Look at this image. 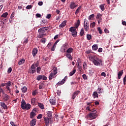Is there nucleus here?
Instances as JSON below:
<instances>
[{"mask_svg": "<svg viewBox=\"0 0 126 126\" xmlns=\"http://www.w3.org/2000/svg\"><path fill=\"white\" fill-rule=\"evenodd\" d=\"M89 60L94 63V65L96 66L102 65V63H103V60L96 55L90 54Z\"/></svg>", "mask_w": 126, "mask_h": 126, "instance_id": "obj_1", "label": "nucleus"}, {"mask_svg": "<svg viewBox=\"0 0 126 126\" xmlns=\"http://www.w3.org/2000/svg\"><path fill=\"white\" fill-rule=\"evenodd\" d=\"M21 103V108L22 110H26L27 111H28V110H30V109H31V104L26 103V101H25L24 99H22Z\"/></svg>", "mask_w": 126, "mask_h": 126, "instance_id": "obj_2", "label": "nucleus"}, {"mask_svg": "<svg viewBox=\"0 0 126 126\" xmlns=\"http://www.w3.org/2000/svg\"><path fill=\"white\" fill-rule=\"evenodd\" d=\"M88 117H89L92 120H95L98 115H97V111L96 110H94L92 111L88 115Z\"/></svg>", "mask_w": 126, "mask_h": 126, "instance_id": "obj_3", "label": "nucleus"}, {"mask_svg": "<svg viewBox=\"0 0 126 126\" xmlns=\"http://www.w3.org/2000/svg\"><path fill=\"white\" fill-rule=\"evenodd\" d=\"M69 31L71 32V35L72 37H77V30L75 28L73 27H71L69 29Z\"/></svg>", "mask_w": 126, "mask_h": 126, "instance_id": "obj_4", "label": "nucleus"}, {"mask_svg": "<svg viewBox=\"0 0 126 126\" xmlns=\"http://www.w3.org/2000/svg\"><path fill=\"white\" fill-rule=\"evenodd\" d=\"M84 28L86 32H88V30H89V22L86 19L84 20Z\"/></svg>", "mask_w": 126, "mask_h": 126, "instance_id": "obj_5", "label": "nucleus"}, {"mask_svg": "<svg viewBox=\"0 0 126 126\" xmlns=\"http://www.w3.org/2000/svg\"><path fill=\"white\" fill-rule=\"evenodd\" d=\"M38 112V108L34 107L30 113V118L33 119L34 117H35L36 114Z\"/></svg>", "mask_w": 126, "mask_h": 126, "instance_id": "obj_6", "label": "nucleus"}, {"mask_svg": "<svg viewBox=\"0 0 126 126\" xmlns=\"http://www.w3.org/2000/svg\"><path fill=\"white\" fill-rule=\"evenodd\" d=\"M44 121L46 126H50V125H52V124H53V119H52V118H44Z\"/></svg>", "mask_w": 126, "mask_h": 126, "instance_id": "obj_7", "label": "nucleus"}, {"mask_svg": "<svg viewBox=\"0 0 126 126\" xmlns=\"http://www.w3.org/2000/svg\"><path fill=\"white\" fill-rule=\"evenodd\" d=\"M28 71L29 73H31V74H33L36 72V67L34 66V64L32 65Z\"/></svg>", "mask_w": 126, "mask_h": 126, "instance_id": "obj_8", "label": "nucleus"}, {"mask_svg": "<svg viewBox=\"0 0 126 126\" xmlns=\"http://www.w3.org/2000/svg\"><path fill=\"white\" fill-rule=\"evenodd\" d=\"M67 79V76H65L64 78L61 81H59L58 83H57L56 85H57V86H61V85H63V84H64Z\"/></svg>", "mask_w": 126, "mask_h": 126, "instance_id": "obj_9", "label": "nucleus"}, {"mask_svg": "<svg viewBox=\"0 0 126 126\" xmlns=\"http://www.w3.org/2000/svg\"><path fill=\"white\" fill-rule=\"evenodd\" d=\"M68 45V44H67V43H65L64 44H63V45L61 47L62 51L63 53H65V51H66V50H67Z\"/></svg>", "mask_w": 126, "mask_h": 126, "instance_id": "obj_10", "label": "nucleus"}, {"mask_svg": "<svg viewBox=\"0 0 126 126\" xmlns=\"http://www.w3.org/2000/svg\"><path fill=\"white\" fill-rule=\"evenodd\" d=\"M47 30H48V29H47V27H45L40 28L38 30V33L44 34V33L46 32V31H47Z\"/></svg>", "mask_w": 126, "mask_h": 126, "instance_id": "obj_11", "label": "nucleus"}, {"mask_svg": "<svg viewBox=\"0 0 126 126\" xmlns=\"http://www.w3.org/2000/svg\"><path fill=\"white\" fill-rule=\"evenodd\" d=\"M79 93H80V91H75L71 95V99H72V100H74V99H75L77 95H78Z\"/></svg>", "mask_w": 126, "mask_h": 126, "instance_id": "obj_12", "label": "nucleus"}, {"mask_svg": "<svg viewBox=\"0 0 126 126\" xmlns=\"http://www.w3.org/2000/svg\"><path fill=\"white\" fill-rule=\"evenodd\" d=\"M37 54H38V49L37 48H34L32 51V57H33V58H35Z\"/></svg>", "mask_w": 126, "mask_h": 126, "instance_id": "obj_13", "label": "nucleus"}, {"mask_svg": "<svg viewBox=\"0 0 126 126\" xmlns=\"http://www.w3.org/2000/svg\"><path fill=\"white\" fill-rule=\"evenodd\" d=\"M77 7V4H75V2H74V1L71 2L70 4V8L71 9H74V8Z\"/></svg>", "mask_w": 126, "mask_h": 126, "instance_id": "obj_14", "label": "nucleus"}, {"mask_svg": "<svg viewBox=\"0 0 126 126\" xmlns=\"http://www.w3.org/2000/svg\"><path fill=\"white\" fill-rule=\"evenodd\" d=\"M67 21L66 20H64L62 22V23L59 25V28L61 29V28H63L66 25V23Z\"/></svg>", "mask_w": 126, "mask_h": 126, "instance_id": "obj_15", "label": "nucleus"}, {"mask_svg": "<svg viewBox=\"0 0 126 126\" xmlns=\"http://www.w3.org/2000/svg\"><path fill=\"white\" fill-rule=\"evenodd\" d=\"M0 105L1 107H2L4 110H7V109H8V108L7 107V105H6V104H5V103L4 102H0Z\"/></svg>", "mask_w": 126, "mask_h": 126, "instance_id": "obj_16", "label": "nucleus"}, {"mask_svg": "<svg viewBox=\"0 0 126 126\" xmlns=\"http://www.w3.org/2000/svg\"><path fill=\"white\" fill-rule=\"evenodd\" d=\"M36 122H37V120H36V119H32V120L30 122V126H35Z\"/></svg>", "mask_w": 126, "mask_h": 126, "instance_id": "obj_17", "label": "nucleus"}, {"mask_svg": "<svg viewBox=\"0 0 126 126\" xmlns=\"http://www.w3.org/2000/svg\"><path fill=\"white\" fill-rule=\"evenodd\" d=\"M79 25H80V20H78L77 22L75 24V27H73V28L77 29V28L79 27Z\"/></svg>", "mask_w": 126, "mask_h": 126, "instance_id": "obj_18", "label": "nucleus"}, {"mask_svg": "<svg viewBox=\"0 0 126 126\" xmlns=\"http://www.w3.org/2000/svg\"><path fill=\"white\" fill-rule=\"evenodd\" d=\"M25 63V59H24V58H22L20 61H19L18 64L19 65H21V64H23V63Z\"/></svg>", "mask_w": 126, "mask_h": 126, "instance_id": "obj_19", "label": "nucleus"}, {"mask_svg": "<svg viewBox=\"0 0 126 126\" xmlns=\"http://www.w3.org/2000/svg\"><path fill=\"white\" fill-rule=\"evenodd\" d=\"M66 53H67V54H71V53H73V48L69 47L66 51Z\"/></svg>", "mask_w": 126, "mask_h": 126, "instance_id": "obj_20", "label": "nucleus"}, {"mask_svg": "<svg viewBox=\"0 0 126 126\" xmlns=\"http://www.w3.org/2000/svg\"><path fill=\"white\" fill-rule=\"evenodd\" d=\"M123 73H124V70H121L118 72V79H121V77H122V76L123 75Z\"/></svg>", "mask_w": 126, "mask_h": 126, "instance_id": "obj_21", "label": "nucleus"}, {"mask_svg": "<svg viewBox=\"0 0 126 126\" xmlns=\"http://www.w3.org/2000/svg\"><path fill=\"white\" fill-rule=\"evenodd\" d=\"M37 105L41 110H44V109H45V107H44V104L43 103L38 102Z\"/></svg>", "mask_w": 126, "mask_h": 126, "instance_id": "obj_22", "label": "nucleus"}, {"mask_svg": "<svg viewBox=\"0 0 126 126\" xmlns=\"http://www.w3.org/2000/svg\"><path fill=\"white\" fill-rule=\"evenodd\" d=\"M66 58H68L70 61H72L73 57L71 56V54L70 53H68L66 54Z\"/></svg>", "mask_w": 126, "mask_h": 126, "instance_id": "obj_23", "label": "nucleus"}, {"mask_svg": "<svg viewBox=\"0 0 126 126\" xmlns=\"http://www.w3.org/2000/svg\"><path fill=\"white\" fill-rule=\"evenodd\" d=\"M92 49L93 51H97L98 50V45L94 44L92 46Z\"/></svg>", "mask_w": 126, "mask_h": 126, "instance_id": "obj_24", "label": "nucleus"}, {"mask_svg": "<svg viewBox=\"0 0 126 126\" xmlns=\"http://www.w3.org/2000/svg\"><path fill=\"white\" fill-rule=\"evenodd\" d=\"M96 18L97 20H102V15L100 13H97L96 16Z\"/></svg>", "mask_w": 126, "mask_h": 126, "instance_id": "obj_25", "label": "nucleus"}, {"mask_svg": "<svg viewBox=\"0 0 126 126\" xmlns=\"http://www.w3.org/2000/svg\"><path fill=\"white\" fill-rule=\"evenodd\" d=\"M49 101L51 105H56V100L54 99H50Z\"/></svg>", "mask_w": 126, "mask_h": 126, "instance_id": "obj_26", "label": "nucleus"}, {"mask_svg": "<svg viewBox=\"0 0 126 126\" xmlns=\"http://www.w3.org/2000/svg\"><path fill=\"white\" fill-rule=\"evenodd\" d=\"M91 39H92V35H91V34H87V39L88 40V41H90V40H91Z\"/></svg>", "mask_w": 126, "mask_h": 126, "instance_id": "obj_27", "label": "nucleus"}, {"mask_svg": "<svg viewBox=\"0 0 126 126\" xmlns=\"http://www.w3.org/2000/svg\"><path fill=\"white\" fill-rule=\"evenodd\" d=\"M75 72H76V69H74L72 71H71L69 73V76H72V75H73V74H74V73H75Z\"/></svg>", "mask_w": 126, "mask_h": 126, "instance_id": "obj_28", "label": "nucleus"}, {"mask_svg": "<svg viewBox=\"0 0 126 126\" xmlns=\"http://www.w3.org/2000/svg\"><path fill=\"white\" fill-rule=\"evenodd\" d=\"M99 8L102 10V11H104V10H105V4H102L100 5Z\"/></svg>", "mask_w": 126, "mask_h": 126, "instance_id": "obj_29", "label": "nucleus"}, {"mask_svg": "<svg viewBox=\"0 0 126 126\" xmlns=\"http://www.w3.org/2000/svg\"><path fill=\"white\" fill-rule=\"evenodd\" d=\"M31 103L33 106L35 105V104L36 103V98H32L31 99Z\"/></svg>", "mask_w": 126, "mask_h": 126, "instance_id": "obj_30", "label": "nucleus"}, {"mask_svg": "<svg viewBox=\"0 0 126 126\" xmlns=\"http://www.w3.org/2000/svg\"><path fill=\"white\" fill-rule=\"evenodd\" d=\"M83 68L85 70V69H87V63L86 62H84L83 64Z\"/></svg>", "mask_w": 126, "mask_h": 126, "instance_id": "obj_31", "label": "nucleus"}, {"mask_svg": "<svg viewBox=\"0 0 126 126\" xmlns=\"http://www.w3.org/2000/svg\"><path fill=\"white\" fill-rule=\"evenodd\" d=\"M83 35H84V29L82 28L80 32V36H81V37H82Z\"/></svg>", "mask_w": 126, "mask_h": 126, "instance_id": "obj_32", "label": "nucleus"}, {"mask_svg": "<svg viewBox=\"0 0 126 126\" xmlns=\"http://www.w3.org/2000/svg\"><path fill=\"white\" fill-rule=\"evenodd\" d=\"M8 15V13L7 12H6L5 13H3L1 15V17H4V18H5L7 17Z\"/></svg>", "mask_w": 126, "mask_h": 126, "instance_id": "obj_33", "label": "nucleus"}, {"mask_svg": "<svg viewBox=\"0 0 126 126\" xmlns=\"http://www.w3.org/2000/svg\"><path fill=\"white\" fill-rule=\"evenodd\" d=\"M94 16L95 15H94V14H92V15H90L88 18L89 20H93Z\"/></svg>", "mask_w": 126, "mask_h": 126, "instance_id": "obj_34", "label": "nucleus"}, {"mask_svg": "<svg viewBox=\"0 0 126 126\" xmlns=\"http://www.w3.org/2000/svg\"><path fill=\"white\" fill-rule=\"evenodd\" d=\"M23 93H26V91H27V87H26V86H24L22 89H21Z\"/></svg>", "mask_w": 126, "mask_h": 126, "instance_id": "obj_35", "label": "nucleus"}, {"mask_svg": "<svg viewBox=\"0 0 126 126\" xmlns=\"http://www.w3.org/2000/svg\"><path fill=\"white\" fill-rule=\"evenodd\" d=\"M8 99H9L8 95H7V94H5L3 96V100H4L5 101H7V100H8Z\"/></svg>", "mask_w": 126, "mask_h": 126, "instance_id": "obj_36", "label": "nucleus"}, {"mask_svg": "<svg viewBox=\"0 0 126 126\" xmlns=\"http://www.w3.org/2000/svg\"><path fill=\"white\" fill-rule=\"evenodd\" d=\"M96 26V23L95 22H93V23H91L90 24V27L91 28H94Z\"/></svg>", "mask_w": 126, "mask_h": 126, "instance_id": "obj_37", "label": "nucleus"}, {"mask_svg": "<svg viewBox=\"0 0 126 126\" xmlns=\"http://www.w3.org/2000/svg\"><path fill=\"white\" fill-rule=\"evenodd\" d=\"M53 75H56V74H57V73H58V68L57 67H55L53 70Z\"/></svg>", "mask_w": 126, "mask_h": 126, "instance_id": "obj_38", "label": "nucleus"}, {"mask_svg": "<svg viewBox=\"0 0 126 126\" xmlns=\"http://www.w3.org/2000/svg\"><path fill=\"white\" fill-rule=\"evenodd\" d=\"M54 76V74L53 72L50 73L49 76V80H52L53 79V77Z\"/></svg>", "mask_w": 126, "mask_h": 126, "instance_id": "obj_39", "label": "nucleus"}, {"mask_svg": "<svg viewBox=\"0 0 126 126\" xmlns=\"http://www.w3.org/2000/svg\"><path fill=\"white\" fill-rule=\"evenodd\" d=\"M52 114L53 112H52V111H51L47 112V116L48 117V118H51L52 116Z\"/></svg>", "mask_w": 126, "mask_h": 126, "instance_id": "obj_40", "label": "nucleus"}, {"mask_svg": "<svg viewBox=\"0 0 126 126\" xmlns=\"http://www.w3.org/2000/svg\"><path fill=\"white\" fill-rule=\"evenodd\" d=\"M94 98H98V93L97 92H94L93 94Z\"/></svg>", "mask_w": 126, "mask_h": 126, "instance_id": "obj_41", "label": "nucleus"}, {"mask_svg": "<svg viewBox=\"0 0 126 126\" xmlns=\"http://www.w3.org/2000/svg\"><path fill=\"white\" fill-rule=\"evenodd\" d=\"M41 67L40 66L37 67L36 69L37 73H40V72H41Z\"/></svg>", "mask_w": 126, "mask_h": 126, "instance_id": "obj_42", "label": "nucleus"}, {"mask_svg": "<svg viewBox=\"0 0 126 126\" xmlns=\"http://www.w3.org/2000/svg\"><path fill=\"white\" fill-rule=\"evenodd\" d=\"M44 35H45V34H44V33H39V34L37 35V37H38V38H43V37H44Z\"/></svg>", "mask_w": 126, "mask_h": 126, "instance_id": "obj_43", "label": "nucleus"}, {"mask_svg": "<svg viewBox=\"0 0 126 126\" xmlns=\"http://www.w3.org/2000/svg\"><path fill=\"white\" fill-rule=\"evenodd\" d=\"M102 88H98L97 89V93L98 94H101V93H102Z\"/></svg>", "mask_w": 126, "mask_h": 126, "instance_id": "obj_44", "label": "nucleus"}, {"mask_svg": "<svg viewBox=\"0 0 126 126\" xmlns=\"http://www.w3.org/2000/svg\"><path fill=\"white\" fill-rule=\"evenodd\" d=\"M41 79H42V75H38L36 77V80L39 81V80H41Z\"/></svg>", "mask_w": 126, "mask_h": 126, "instance_id": "obj_45", "label": "nucleus"}, {"mask_svg": "<svg viewBox=\"0 0 126 126\" xmlns=\"http://www.w3.org/2000/svg\"><path fill=\"white\" fill-rule=\"evenodd\" d=\"M97 31H98L99 34H102L103 33V31H102V29H101L100 27L97 28Z\"/></svg>", "mask_w": 126, "mask_h": 126, "instance_id": "obj_46", "label": "nucleus"}, {"mask_svg": "<svg viewBox=\"0 0 126 126\" xmlns=\"http://www.w3.org/2000/svg\"><path fill=\"white\" fill-rule=\"evenodd\" d=\"M32 64H33L35 67H38V66H39V61H37L36 63H33Z\"/></svg>", "mask_w": 126, "mask_h": 126, "instance_id": "obj_47", "label": "nucleus"}, {"mask_svg": "<svg viewBox=\"0 0 126 126\" xmlns=\"http://www.w3.org/2000/svg\"><path fill=\"white\" fill-rule=\"evenodd\" d=\"M11 71H12V68H11V67H10L8 68L7 70V73L8 74L11 73Z\"/></svg>", "mask_w": 126, "mask_h": 126, "instance_id": "obj_48", "label": "nucleus"}, {"mask_svg": "<svg viewBox=\"0 0 126 126\" xmlns=\"http://www.w3.org/2000/svg\"><path fill=\"white\" fill-rule=\"evenodd\" d=\"M32 5H28V6H27L26 9H31V8H32Z\"/></svg>", "mask_w": 126, "mask_h": 126, "instance_id": "obj_49", "label": "nucleus"}, {"mask_svg": "<svg viewBox=\"0 0 126 126\" xmlns=\"http://www.w3.org/2000/svg\"><path fill=\"white\" fill-rule=\"evenodd\" d=\"M43 80H47L48 79V78L45 75H42V79Z\"/></svg>", "mask_w": 126, "mask_h": 126, "instance_id": "obj_50", "label": "nucleus"}, {"mask_svg": "<svg viewBox=\"0 0 126 126\" xmlns=\"http://www.w3.org/2000/svg\"><path fill=\"white\" fill-rule=\"evenodd\" d=\"M24 40L23 41V44H27L28 43V38H24Z\"/></svg>", "mask_w": 126, "mask_h": 126, "instance_id": "obj_51", "label": "nucleus"}, {"mask_svg": "<svg viewBox=\"0 0 126 126\" xmlns=\"http://www.w3.org/2000/svg\"><path fill=\"white\" fill-rule=\"evenodd\" d=\"M43 118V115L42 114H39L37 117V119L38 120H40V119H42Z\"/></svg>", "mask_w": 126, "mask_h": 126, "instance_id": "obj_52", "label": "nucleus"}, {"mask_svg": "<svg viewBox=\"0 0 126 126\" xmlns=\"http://www.w3.org/2000/svg\"><path fill=\"white\" fill-rule=\"evenodd\" d=\"M41 42L42 43V44H45L46 43V38H43L41 39Z\"/></svg>", "mask_w": 126, "mask_h": 126, "instance_id": "obj_53", "label": "nucleus"}, {"mask_svg": "<svg viewBox=\"0 0 126 126\" xmlns=\"http://www.w3.org/2000/svg\"><path fill=\"white\" fill-rule=\"evenodd\" d=\"M6 85H7L6 86H10V85H11V83L10 82V81H8V82L5 83Z\"/></svg>", "mask_w": 126, "mask_h": 126, "instance_id": "obj_54", "label": "nucleus"}, {"mask_svg": "<svg viewBox=\"0 0 126 126\" xmlns=\"http://www.w3.org/2000/svg\"><path fill=\"white\" fill-rule=\"evenodd\" d=\"M82 77L84 80H86L87 79V76H86V74H83L82 75Z\"/></svg>", "mask_w": 126, "mask_h": 126, "instance_id": "obj_55", "label": "nucleus"}, {"mask_svg": "<svg viewBox=\"0 0 126 126\" xmlns=\"http://www.w3.org/2000/svg\"><path fill=\"white\" fill-rule=\"evenodd\" d=\"M51 16H52V15H51V14H48L46 16V18H47V19H50Z\"/></svg>", "mask_w": 126, "mask_h": 126, "instance_id": "obj_56", "label": "nucleus"}, {"mask_svg": "<svg viewBox=\"0 0 126 126\" xmlns=\"http://www.w3.org/2000/svg\"><path fill=\"white\" fill-rule=\"evenodd\" d=\"M51 46H52V42H49L47 45V48H48V49H50Z\"/></svg>", "mask_w": 126, "mask_h": 126, "instance_id": "obj_57", "label": "nucleus"}, {"mask_svg": "<svg viewBox=\"0 0 126 126\" xmlns=\"http://www.w3.org/2000/svg\"><path fill=\"white\" fill-rule=\"evenodd\" d=\"M10 124L12 126H17V125L15 124V123H14V122H11Z\"/></svg>", "mask_w": 126, "mask_h": 126, "instance_id": "obj_58", "label": "nucleus"}, {"mask_svg": "<svg viewBox=\"0 0 126 126\" xmlns=\"http://www.w3.org/2000/svg\"><path fill=\"white\" fill-rule=\"evenodd\" d=\"M92 52V50H88L86 51V54H90V53H91Z\"/></svg>", "mask_w": 126, "mask_h": 126, "instance_id": "obj_59", "label": "nucleus"}, {"mask_svg": "<svg viewBox=\"0 0 126 126\" xmlns=\"http://www.w3.org/2000/svg\"><path fill=\"white\" fill-rule=\"evenodd\" d=\"M57 93V95L58 96H60L61 95L62 92H61V90H58Z\"/></svg>", "mask_w": 126, "mask_h": 126, "instance_id": "obj_60", "label": "nucleus"}, {"mask_svg": "<svg viewBox=\"0 0 126 126\" xmlns=\"http://www.w3.org/2000/svg\"><path fill=\"white\" fill-rule=\"evenodd\" d=\"M15 14V13H14V12H13L10 16V18H13V17H14Z\"/></svg>", "mask_w": 126, "mask_h": 126, "instance_id": "obj_61", "label": "nucleus"}, {"mask_svg": "<svg viewBox=\"0 0 126 126\" xmlns=\"http://www.w3.org/2000/svg\"><path fill=\"white\" fill-rule=\"evenodd\" d=\"M77 63L78 64H79V63H81V60L80 59V58H78Z\"/></svg>", "mask_w": 126, "mask_h": 126, "instance_id": "obj_62", "label": "nucleus"}, {"mask_svg": "<svg viewBox=\"0 0 126 126\" xmlns=\"http://www.w3.org/2000/svg\"><path fill=\"white\" fill-rule=\"evenodd\" d=\"M39 89H44V87L43 86V85H39Z\"/></svg>", "mask_w": 126, "mask_h": 126, "instance_id": "obj_63", "label": "nucleus"}, {"mask_svg": "<svg viewBox=\"0 0 126 126\" xmlns=\"http://www.w3.org/2000/svg\"><path fill=\"white\" fill-rule=\"evenodd\" d=\"M58 38H59V34L56 35L54 36V40H57V39H58Z\"/></svg>", "mask_w": 126, "mask_h": 126, "instance_id": "obj_64", "label": "nucleus"}]
</instances>
